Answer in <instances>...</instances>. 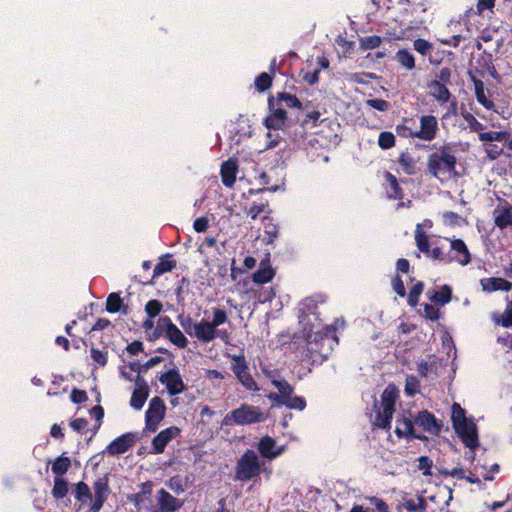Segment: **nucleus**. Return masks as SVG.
<instances>
[{
	"instance_id": "f257e3e1",
	"label": "nucleus",
	"mask_w": 512,
	"mask_h": 512,
	"mask_svg": "<svg viewBox=\"0 0 512 512\" xmlns=\"http://www.w3.org/2000/svg\"><path fill=\"white\" fill-rule=\"evenodd\" d=\"M344 326V320L336 319L333 324L324 326L321 330L307 337V351L310 357H320L322 360L327 359L338 345L339 339L336 335L338 324Z\"/></svg>"
},
{
	"instance_id": "f03ea898",
	"label": "nucleus",
	"mask_w": 512,
	"mask_h": 512,
	"mask_svg": "<svg viewBox=\"0 0 512 512\" xmlns=\"http://www.w3.org/2000/svg\"><path fill=\"white\" fill-rule=\"evenodd\" d=\"M212 321L202 319L194 325L193 336L202 343H209L216 338L224 339L228 337L227 330L218 329L219 326L226 323L228 316L225 310L214 307L212 309Z\"/></svg>"
},
{
	"instance_id": "7ed1b4c3",
	"label": "nucleus",
	"mask_w": 512,
	"mask_h": 512,
	"mask_svg": "<svg viewBox=\"0 0 512 512\" xmlns=\"http://www.w3.org/2000/svg\"><path fill=\"white\" fill-rule=\"evenodd\" d=\"M456 165L455 151L449 144L442 146L438 152L431 153L427 159V170L435 178L455 172Z\"/></svg>"
},
{
	"instance_id": "20e7f679",
	"label": "nucleus",
	"mask_w": 512,
	"mask_h": 512,
	"mask_svg": "<svg viewBox=\"0 0 512 512\" xmlns=\"http://www.w3.org/2000/svg\"><path fill=\"white\" fill-rule=\"evenodd\" d=\"M267 419V415L260 407L243 403L238 408L227 413L223 420V426H245L256 423H262Z\"/></svg>"
},
{
	"instance_id": "39448f33",
	"label": "nucleus",
	"mask_w": 512,
	"mask_h": 512,
	"mask_svg": "<svg viewBox=\"0 0 512 512\" xmlns=\"http://www.w3.org/2000/svg\"><path fill=\"white\" fill-rule=\"evenodd\" d=\"M451 85L452 70L449 67H442L427 83L428 95L440 105L447 104L452 98V93L449 90Z\"/></svg>"
},
{
	"instance_id": "423d86ee",
	"label": "nucleus",
	"mask_w": 512,
	"mask_h": 512,
	"mask_svg": "<svg viewBox=\"0 0 512 512\" xmlns=\"http://www.w3.org/2000/svg\"><path fill=\"white\" fill-rule=\"evenodd\" d=\"M261 473V464L256 452L247 449L238 459L235 467V478L241 482H248Z\"/></svg>"
},
{
	"instance_id": "0eeeda50",
	"label": "nucleus",
	"mask_w": 512,
	"mask_h": 512,
	"mask_svg": "<svg viewBox=\"0 0 512 512\" xmlns=\"http://www.w3.org/2000/svg\"><path fill=\"white\" fill-rule=\"evenodd\" d=\"M94 499L92 500L91 490L89 495L83 496L82 500H77L80 504L78 511H80L88 502H91L88 509L85 512H99L104 502L107 500L109 494V485L107 477L97 479L93 484Z\"/></svg>"
},
{
	"instance_id": "6e6552de",
	"label": "nucleus",
	"mask_w": 512,
	"mask_h": 512,
	"mask_svg": "<svg viewBox=\"0 0 512 512\" xmlns=\"http://www.w3.org/2000/svg\"><path fill=\"white\" fill-rule=\"evenodd\" d=\"M231 359V369L241 385L249 391L258 392L260 388L249 371L245 356L233 355Z\"/></svg>"
},
{
	"instance_id": "1a4fd4ad",
	"label": "nucleus",
	"mask_w": 512,
	"mask_h": 512,
	"mask_svg": "<svg viewBox=\"0 0 512 512\" xmlns=\"http://www.w3.org/2000/svg\"><path fill=\"white\" fill-rule=\"evenodd\" d=\"M166 413V406L162 398L153 397L145 413V429L148 432H155L159 423L163 420Z\"/></svg>"
},
{
	"instance_id": "9d476101",
	"label": "nucleus",
	"mask_w": 512,
	"mask_h": 512,
	"mask_svg": "<svg viewBox=\"0 0 512 512\" xmlns=\"http://www.w3.org/2000/svg\"><path fill=\"white\" fill-rule=\"evenodd\" d=\"M269 114L265 117L263 123L268 129L279 130L285 126L287 120V112L278 102L274 96L268 98Z\"/></svg>"
},
{
	"instance_id": "9b49d317",
	"label": "nucleus",
	"mask_w": 512,
	"mask_h": 512,
	"mask_svg": "<svg viewBox=\"0 0 512 512\" xmlns=\"http://www.w3.org/2000/svg\"><path fill=\"white\" fill-rule=\"evenodd\" d=\"M453 429L469 449L474 450L479 446L478 430L473 419L460 422Z\"/></svg>"
},
{
	"instance_id": "f8f14e48",
	"label": "nucleus",
	"mask_w": 512,
	"mask_h": 512,
	"mask_svg": "<svg viewBox=\"0 0 512 512\" xmlns=\"http://www.w3.org/2000/svg\"><path fill=\"white\" fill-rule=\"evenodd\" d=\"M415 426L422 429L423 432H427L430 435L438 436L441 431L443 424L438 421L436 417L427 410L419 411L414 417Z\"/></svg>"
},
{
	"instance_id": "ddd939ff",
	"label": "nucleus",
	"mask_w": 512,
	"mask_h": 512,
	"mask_svg": "<svg viewBox=\"0 0 512 512\" xmlns=\"http://www.w3.org/2000/svg\"><path fill=\"white\" fill-rule=\"evenodd\" d=\"M299 112L301 115H297V121L302 127H316L318 125L321 116L320 105L318 103L304 101L302 102V107H300Z\"/></svg>"
},
{
	"instance_id": "4468645a",
	"label": "nucleus",
	"mask_w": 512,
	"mask_h": 512,
	"mask_svg": "<svg viewBox=\"0 0 512 512\" xmlns=\"http://www.w3.org/2000/svg\"><path fill=\"white\" fill-rule=\"evenodd\" d=\"M438 130L437 118L433 115H423L420 117V130L415 131L414 137L430 142L436 138Z\"/></svg>"
},
{
	"instance_id": "2eb2a0df",
	"label": "nucleus",
	"mask_w": 512,
	"mask_h": 512,
	"mask_svg": "<svg viewBox=\"0 0 512 512\" xmlns=\"http://www.w3.org/2000/svg\"><path fill=\"white\" fill-rule=\"evenodd\" d=\"M159 381L166 386L171 396L181 394L185 390L184 382L177 368L162 373Z\"/></svg>"
},
{
	"instance_id": "dca6fc26",
	"label": "nucleus",
	"mask_w": 512,
	"mask_h": 512,
	"mask_svg": "<svg viewBox=\"0 0 512 512\" xmlns=\"http://www.w3.org/2000/svg\"><path fill=\"white\" fill-rule=\"evenodd\" d=\"M395 434L398 438L427 440L425 435L416 432L414 418L411 419L409 417H402L396 420Z\"/></svg>"
},
{
	"instance_id": "f3484780",
	"label": "nucleus",
	"mask_w": 512,
	"mask_h": 512,
	"mask_svg": "<svg viewBox=\"0 0 512 512\" xmlns=\"http://www.w3.org/2000/svg\"><path fill=\"white\" fill-rule=\"evenodd\" d=\"M136 441L133 433L128 432L114 439L107 447L106 451L109 455H119L127 452Z\"/></svg>"
},
{
	"instance_id": "a211bd4d",
	"label": "nucleus",
	"mask_w": 512,
	"mask_h": 512,
	"mask_svg": "<svg viewBox=\"0 0 512 512\" xmlns=\"http://www.w3.org/2000/svg\"><path fill=\"white\" fill-rule=\"evenodd\" d=\"M163 323L166 326L165 337L178 348L184 349L188 346V339L183 332L172 322L169 316H163Z\"/></svg>"
},
{
	"instance_id": "6ab92c4d",
	"label": "nucleus",
	"mask_w": 512,
	"mask_h": 512,
	"mask_svg": "<svg viewBox=\"0 0 512 512\" xmlns=\"http://www.w3.org/2000/svg\"><path fill=\"white\" fill-rule=\"evenodd\" d=\"M156 498L158 507L153 512H175L182 506V503L164 488L158 490Z\"/></svg>"
},
{
	"instance_id": "aec40b11",
	"label": "nucleus",
	"mask_w": 512,
	"mask_h": 512,
	"mask_svg": "<svg viewBox=\"0 0 512 512\" xmlns=\"http://www.w3.org/2000/svg\"><path fill=\"white\" fill-rule=\"evenodd\" d=\"M272 384L277 388L279 394L271 392L268 394L275 406H281L291 395H293V387L285 379H272Z\"/></svg>"
},
{
	"instance_id": "412c9836",
	"label": "nucleus",
	"mask_w": 512,
	"mask_h": 512,
	"mask_svg": "<svg viewBox=\"0 0 512 512\" xmlns=\"http://www.w3.org/2000/svg\"><path fill=\"white\" fill-rule=\"evenodd\" d=\"M179 434L180 429L176 426H171L160 431L152 440L153 451L157 454L163 453L167 444Z\"/></svg>"
},
{
	"instance_id": "4be33fe9",
	"label": "nucleus",
	"mask_w": 512,
	"mask_h": 512,
	"mask_svg": "<svg viewBox=\"0 0 512 512\" xmlns=\"http://www.w3.org/2000/svg\"><path fill=\"white\" fill-rule=\"evenodd\" d=\"M449 252L454 253V255H452L453 262H457L462 266H466L471 262V254L462 239L451 240Z\"/></svg>"
},
{
	"instance_id": "5701e85b",
	"label": "nucleus",
	"mask_w": 512,
	"mask_h": 512,
	"mask_svg": "<svg viewBox=\"0 0 512 512\" xmlns=\"http://www.w3.org/2000/svg\"><path fill=\"white\" fill-rule=\"evenodd\" d=\"M136 383L137 388L132 393L130 405L135 410H141L149 396V387L139 375L137 376Z\"/></svg>"
},
{
	"instance_id": "b1692460",
	"label": "nucleus",
	"mask_w": 512,
	"mask_h": 512,
	"mask_svg": "<svg viewBox=\"0 0 512 512\" xmlns=\"http://www.w3.org/2000/svg\"><path fill=\"white\" fill-rule=\"evenodd\" d=\"M238 171L237 161L228 159L221 165V180L224 186L231 188L236 182V174Z\"/></svg>"
},
{
	"instance_id": "393cba45",
	"label": "nucleus",
	"mask_w": 512,
	"mask_h": 512,
	"mask_svg": "<svg viewBox=\"0 0 512 512\" xmlns=\"http://www.w3.org/2000/svg\"><path fill=\"white\" fill-rule=\"evenodd\" d=\"M275 447L276 441L268 435L263 436L258 442L259 453L267 459H274L283 452V447L279 449H275Z\"/></svg>"
},
{
	"instance_id": "a878e982",
	"label": "nucleus",
	"mask_w": 512,
	"mask_h": 512,
	"mask_svg": "<svg viewBox=\"0 0 512 512\" xmlns=\"http://www.w3.org/2000/svg\"><path fill=\"white\" fill-rule=\"evenodd\" d=\"M494 224L499 229L503 230L512 223V205L504 200L502 208L497 207L494 212Z\"/></svg>"
},
{
	"instance_id": "bb28decb",
	"label": "nucleus",
	"mask_w": 512,
	"mask_h": 512,
	"mask_svg": "<svg viewBox=\"0 0 512 512\" xmlns=\"http://www.w3.org/2000/svg\"><path fill=\"white\" fill-rule=\"evenodd\" d=\"M384 178L387 182L386 195L391 200H402L404 197L403 189L401 188L398 179L391 172H385Z\"/></svg>"
},
{
	"instance_id": "cd10ccee",
	"label": "nucleus",
	"mask_w": 512,
	"mask_h": 512,
	"mask_svg": "<svg viewBox=\"0 0 512 512\" xmlns=\"http://www.w3.org/2000/svg\"><path fill=\"white\" fill-rule=\"evenodd\" d=\"M482 289L488 292L494 291H510L512 289V282L501 277L483 278L480 281Z\"/></svg>"
},
{
	"instance_id": "c85d7f7f",
	"label": "nucleus",
	"mask_w": 512,
	"mask_h": 512,
	"mask_svg": "<svg viewBox=\"0 0 512 512\" xmlns=\"http://www.w3.org/2000/svg\"><path fill=\"white\" fill-rule=\"evenodd\" d=\"M429 300L437 305L444 306L452 299V288L448 284H444L439 291L433 290L427 292Z\"/></svg>"
},
{
	"instance_id": "c756f323",
	"label": "nucleus",
	"mask_w": 512,
	"mask_h": 512,
	"mask_svg": "<svg viewBox=\"0 0 512 512\" xmlns=\"http://www.w3.org/2000/svg\"><path fill=\"white\" fill-rule=\"evenodd\" d=\"M140 487L141 491L128 497L129 501L132 502L138 510H140L142 506L145 504V502L149 500L152 494V483L150 481H147L141 483Z\"/></svg>"
},
{
	"instance_id": "7c9ffc66",
	"label": "nucleus",
	"mask_w": 512,
	"mask_h": 512,
	"mask_svg": "<svg viewBox=\"0 0 512 512\" xmlns=\"http://www.w3.org/2000/svg\"><path fill=\"white\" fill-rule=\"evenodd\" d=\"M106 311L109 313L122 312L124 315L128 314V306L123 304V299L120 293L112 292L108 295L106 300Z\"/></svg>"
},
{
	"instance_id": "2f4dec72",
	"label": "nucleus",
	"mask_w": 512,
	"mask_h": 512,
	"mask_svg": "<svg viewBox=\"0 0 512 512\" xmlns=\"http://www.w3.org/2000/svg\"><path fill=\"white\" fill-rule=\"evenodd\" d=\"M275 276V271L270 265H264L261 261L260 268L253 273L252 280L256 284H265L270 282Z\"/></svg>"
},
{
	"instance_id": "473e14b6",
	"label": "nucleus",
	"mask_w": 512,
	"mask_h": 512,
	"mask_svg": "<svg viewBox=\"0 0 512 512\" xmlns=\"http://www.w3.org/2000/svg\"><path fill=\"white\" fill-rule=\"evenodd\" d=\"M176 267V261L173 259L172 254H166L159 259L153 270V278L158 277L164 273L172 271Z\"/></svg>"
},
{
	"instance_id": "72a5a7b5",
	"label": "nucleus",
	"mask_w": 512,
	"mask_h": 512,
	"mask_svg": "<svg viewBox=\"0 0 512 512\" xmlns=\"http://www.w3.org/2000/svg\"><path fill=\"white\" fill-rule=\"evenodd\" d=\"M270 72H262L256 77L254 85L259 92H265L271 88L275 74L274 64L271 66Z\"/></svg>"
},
{
	"instance_id": "f704fd0d",
	"label": "nucleus",
	"mask_w": 512,
	"mask_h": 512,
	"mask_svg": "<svg viewBox=\"0 0 512 512\" xmlns=\"http://www.w3.org/2000/svg\"><path fill=\"white\" fill-rule=\"evenodd\" d=\"M398 163L405 174L414 175L416 173L417 161L414 159L410 152H401L398 158Z\"/></svg>"
},
{
	"instance_id": "c9c22d12",
	"label": "nucleus",
	"mask_w": 512,
	"mask_h": 512,
	"mask_svg": "<svg viewBox=\"0 0 512 512\" xmlns=\"http://www.w3.org/2000/svg\"><path fill=\"white\" fill-rule=\"evenodd\" d=\"M394 412L395 409L381 406V410H379L376 414L374 425L381 429H389L391 427V420L393 418Z\"/></svg>"
},
{
	"instance_id": "e433bc0d",
	"label": "nucleus",
	"mask_w": 512,
	"mask_h": 512,
	"mask_svg": "<svg viewBox=\"0 0 512 512\" xmlns=\"http://www.w3.org/2000/svg\"><path fill=\"white\" fill-rule=\"evenodd\" d=\"M472 82L474 84L475 89V95L477 98V101L483 105L486 109H491L494 106V103L489 100L484 91V84L480 79H477L475 76H471Z\"/></svg>"
},
{
	"instance_id": "4c0bfd02",
	"label": "nucleus",
	"mask_w": 512,
	"mask_h": 512,
	"mask_svg": "<svg viewBox=\"0 0 512 512\" xmlns=\"http://www.w3.org/2000/svg\"><path fill=\"white\" fill-rule=\"evenodd\" d=\"M396 61L406 68L408 71L415 69V57L414 55L407 49H399L395 55Z\"/></svg>"
},
{
	"instance_id": "58836bf2",
	"label": "nucleus",
	"mask_w": 512,
	"mask_h": 512,
	"mask_svg": "<svg viewBox=\"0 0 512 512\" xmlns=\"http://www.w3.org/2000/svg\"><path fill=\"white\" fill-rule=\"evenodd\" d=\"M274 99L278 102L279 105L285 104L286 107L297 109L299 111L300 107H302V101H300L295 95H292L287 92H278Z\"/></svg>"
},
{
	"instance_id": "ea45409f",
	"label": "nucleus",
	"mask_w": 512,
	"mask_h": 512,
	"mask_svg": "<svg viewBox=\"0 0 512 512\" xmlns=\"http://www.w3.org/2000/svg\"><path fill=\"white\" fill-rule=\"evenodd\" d=\"M398 396V390L394 385H388L381 394V406L395 409V402Z\"/></svg>"
},
{
	"instance_id": "a19ab883",
	"label": "nucleus",
	"mask_w": 512,
	"mask_h": 512,
	"mask_svg": "<svg viewBox=\"0 0 512 512\" xmlns=\"http://www.w3.org/2000/svg\"><path fill=\"white\" fill-rule=\"evenodd\" d=\"M71 467V460L69 457L61 455L55 459L52 463V472L57 475V477H61L66 474L69 468Z\"/></svg>"
},
{
	"instance_id": "79ce46f5",
	"label": "nucleus",
	"mask_w": 512,
	"mask_h": 512,
	"mask_svg": "<svg viewBox=\"0 0 512 512\" xmlns=\"http://www.w3.org/2000/svg\"><path fill=\"white\" fill-rule=\"evenodd\" d=\"M382 44V38L378 35L362 36L359 38V48L363 51L378 48Z\"/></svg>"
},
{
	"instance_id": "37998d69",
	"label": "nucleus",
	"mask_w": 512,
	"mask_h": 512,
	"mask_svg": "<svg viewBox=\"0 0 512 512\" xmlns=\"http://www.w3.org/2000/svg\"><path fill=\"white\" fill-rule=\"evenodd\" d=\"M413 49L421 56H430L434 50V46L431 42L424 38H417L413 41Z\"/></svg>"
},
{
	"instance_id": "c03bdc74",
	"label": "nucleus",
	"mask_w": 512,
	"mask_h": 512,
	"mask_svg": "<svg viewBox=\"0 0 512 512\" xmlns=\"http://www.w3.org/2000/svg\"><path fill=\"white\" fill-rule=\"evenodd\" d=\"M424 283L422 281L416 282L408 293L407 303L411 307H416L419 303L420 295L423 293Z\"/></svg>"
},
{
	"instance_id": "a18cd8bd",
	"label": "nucleus",
	"mask_w": 512,
	"mask_h": 512,
	"mask_svg": "<svg viewBox=\"0 0 512 512\" xmlns=\"http://www.w3.org/2000/svg\"><path fill=\"white\" fill-rule=\"evenodd\" d=\"M415 241L419 251L428 254L430 252L429 239L426 233L421 229L420 225L417 226L415 231Z\"/></svg>"
},
{
	"instance_id": "49530a36",
	"label": "nucleus",
	"mask_w": 512,
	"mask_h": 512,
	"mask_svg": "<svg viewBox=\"0 0 512 512\" xmlns=\"http://www.w3.org/2000/svg\"><path fill=\"white\" fill-rule=\"evenodd\" d=\"M68 493V483L62 477H56L54 479V486L52 488V495L55 499H62Z\"/></svg>"
},
{
	"instance_id": "de8ad7c7",
	"label": "nucleus",
	"mask_w": 512,
	"mask_h": 512,
	"mask_svg": "<svg viewBox=\"0 0 512 512\" xmlns=\"http://www.w3.org/2000/svg\"><path fill=\"white\" fill-rule=\"evenodd\" d=\"M461 116L467 122L470 131L476 132L479 134V133H481V131L484 130V125L481 122H479L475 118V116L473 114H471L470 112H468L466 110H462Z\"/></svg>"
},
{
	"instance_id": "09e8293b",
	"label": "nucleus",
	"mask_w": 512,
	"mask_h": 512,
	"mask_svg": "<svg viewBox=\"0 0 512 512\" xmlns=\"http://www.w3.org/2000/svg\"><path fill=\"white\" fill-rule=\"evenodd\" d=\"M395 135L390 131H383L379 134L378 145L382 150H388L395 146Z\"/></svg>"
},
{
	"instance_id": "8fccbe9b",
	"label": "nucleus",
	"mask_w": 512,
	"mask_h": 512,
	"mask_svg": "<svg viewBox=\"0 0 512 512\" xmlns=\"http://www.w3.org/2000/svg\"><path fill=\"white\" fill-rule=\"evenodd\" d=\"M429 257H431L434 260H438L440 262H443L445 264H450L453 262L452 254L450 252L446 253L444 252L442 247H434L433 249H430V252L427 254Z\"/></svg>"
},
{
	"instance_id": "3c124183",
	"label": "nucleus",
	"mask_w": 512,
	"mask_h": 512,
	"mask_svg": "<svg viewBox=\"0 0 512 512\" xmlns=\"http://www.w3.org/2000/svg\"><path fill=\"white\" fill-rule=\"evenodd\" d=\"M452 411H451V421L452 426H456L460 422H464L469 420L470 418L466 417L465 410L460 406L458 403H453L452 405Z\"/></svg>"
},
{
	"instance_id": "603ef678",
	"label": "nucleus",
	"mask_w": 512,
	"mask_h": 512,
	"mask_svg": "<svg viewBox=\"0 0 512 512\" xmlns=\"http://www.w3.org/2000/svg\"><path fill=\"white\" fill-rule=\"evenodd\" d=\"M281 405L288 407L289 409H295L302 411L306 407V400L302 396H290L285 402Z\"/></svg>"
},
{
	"instance_id": "864d4df0",
	"label": "nucleus",
	"mask_w": 512,
	"mask_h": 512,
	"mask_svg": "<svg viewBox=\"0 0 512 512\" xmlns=\"http://www.w3.org/2000/svg\"><path fill=\"white\" fill-rule=\"evenodd\" d=\"M507 133L504 131H489L479 133V140L482 142L503 141Z\"/></svg>"
},
{
	"instance_id": "5fc2aeb1",
	"label": "nucleus",
	"mask_w": 512,
	"mask_h": 512,
	"mask_svg": "<svg viewBox=\"0 0 512 512\" xmlns=\"http://www.w3.org/2000/svg\"><path fill=\"white\" fill-rule=\"evenodd\" d=\"M163 309L161 301L157 299L149 300L145 305V312L149 318H154L160 314Z\"/></svg>"
},
{
	"instance_id": "6e6d98bb",
	"label": "nucleus",
	"mask_w": 512,
	"mask_h": 512,
	"mask_svg": "<svg viewBox=\"0 0 512 512\" xmlns=\"http://www.w3.org/2000/svg\"><path fill=\"white\" fill-rule=\"evenodd\" d=\"M166 485L174 491L176 494H180L185 491V485L183 478L180 475L172 476L167 482Z\"/></svg>"
},
{
	"instance_id": "4d7b16f0",
	"label": "nucleus",
	"mask_w": 512,
	"mask_h": 512,
	"mask_svg": "<svg viewBox=\"0 0 512 512\" xmlns=\"http://www.w3.org/2000/svg\"><path fill=\"white\" fill-rule=\"evenodd\" d=\"M424 313L423 317L430 321H437L441 317V312L439 309L435 308L433 305L425 303L423 305Z\"/></svg>"
},
{
	"instance_id": "13d9d810",
	"label": "nucleus",
	"mask_w": 512,
	"mask_h": 512,
	"mask_svg": "<svg viewBox=\"0 0 512 512\" xmlns=\"http://www.w3.org/2000/svg\"><path fill=\"white\" fill-rule=\"evenodd\" d=\"M91 358L95 363H97L99 366L104 367L107 364L108 356L107 352H104L102 350H99L95 347H92L90 350Z\"/></svg>"
},
{
	"instance_id": "bf43d9fd",
	"label": "nucleus",
	"mask_w": 512,
	"mask_h": 512,
	"mask_svg": "<svg viewBox=\"0 0 512 512\" xmlns=\"http://www.w3.org/2000/svg\"><path fill=\"white\" fill-rule=\"evenodd\" d=\"M366 104L369 107L381 112H385L390 108L389 102L381 98L368 99Z\"/></svg>"
},
{
	"instance_id": "052dcab7",
	"label": "nucleus",
	"mask_w": 512,
	"mask_h": 512,
	"mask_svg": "<svg viewBox=\"0 0 512 512\" xmlns=\"http://www.w3.org/2000/svg\"><path fill=\"white\" fill-rule=\"evenodd\" d=\"M433 461L428 456H420L418 458V468L423 471L424 476L432 475Z\"/></svg>"
},
{
	"instance_id": "680f3d73",
	"label": "nucleus",
	"mask_w": 512,
	"mask_h": 512,
	"mask_svg": "<svg viewBox=\"0 0 512 512\" xmlns=\"http://www.w3.org/2000/svg\"><path fill=\"white\" fill-rule=\"evenodd\" d=\"M375 78L376 75L369 72H357L351 75V80L358 84H368L370 80Z\"/></svg>"
},
{
	"instance_id": "e2e57ef3",
	"label": "nucleus",
	"mask_w": 512,
	"mask_h": 512,
	"mask_svg": "<svg viewBox=\"0 0 512 512\" xmlns=\"http://www.w3.org/2000/svg\"><path fill=\"white\" fill-rule=\"evenodd\" d=\"M392 288L399 297L406 296V288L404 282L399 274H396L392 278Z\"/></svg>"
},
{
	"instance_id": "0e129e2a",
	"label": "nucleus",
	"mask_w": 512,
	"mask_h": 512,
	"mask_svg": "<svg viewBox=\"0 0 512 512\" xmlns=\"http://www.w3.org/2000/svg\"><path fill=\"white\" fill-rule=\"evenodd\" d=\"M70 400L75 404H81L88 400V395L85 390L73 388L71 391Z\"/></svg>"
},
{
	"instance_id": "69168bd1",
	"label": "nucleus",
	"mask_w": 512,
	"mask_h": 512,
	"mask_svg": "<svg viewBox=\"0 0 512 512\" xmlns=\"http://www.w3.org/2000/svg\"><path fill=\"white\" fill-rule=\"evenodd\" d=\"M89 491V486L85 482L80 481L75 485L73 494L76 500H82L83 496L89 495Z\"/></svg>"
},
{
	"instance_id": "338daca9",
	"label": "nucleus",
	"mask_w": 512,
	"mask_h": 512,
	"mask_svg": "<svg viewBox=\"0 0 512 512\" xmlns=\"http://www.w3.org/2000/svg\"><path fill=\"white\" fill-rule=\"evenodd\" d=\"M418 388H419V381L417 380V378L415 376H407L406 378V385H405V392L410 395V396H413L417 391H418Z\"/></svg>"
},
{
	"instance_id": "774afa93",
	"label": "nucleus",
	"mask_w": 512,
	"mask_h": 512,
	"mask_svg": "<svg viewBox=\"0 0 512 512\" xmlns=\"http://www.w3.org/2000/svg\"><path fill=\"white\" fill-rule=\"evenodd\" d=\"M498 324H501L505 328L512 327V302L509 303V306L504 311L501 319L497 321Z\"/></svg>"
}]
</instances>
